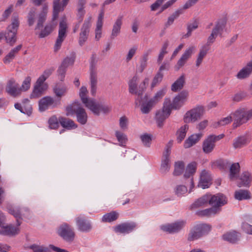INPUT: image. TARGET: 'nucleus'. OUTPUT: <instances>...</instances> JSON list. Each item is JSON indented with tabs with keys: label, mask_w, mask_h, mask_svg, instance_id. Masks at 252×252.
<instances>
[{
	"label": "nucleus",
	"mask_w": 252,
	"mask_h": 252,
	"mask_svg": "<svg viewBox=\"0 0 252 252\" xmlns=\"http://www.w3.org/2000/svg\"><path fill=\"white\" fill-rule=\"evenodd\" d=\"M226 197L222 193H218L211 196L209 204L212 207L202 210L197 211L196 215L199 217H209L219 213L221 209V207L227 204Z\"/></svg>",
	"instance_id": "nucleus-1"
},
{
	"label": "nucleus",
	"mask_w": 252,
	"mask_h": 252,
	"mask_svg": "<svg viewBox=\"0 0 252 252\" xmlns=\"http://www.w3.org/2000/svg\"><path fill=\"white\" fill-rule=\"evenodd\" d=\"M166 92V87L158 91L155 95L149 99L147 94H145L143 98H141V106L140 110L143 114H148L154 107L164 96Z\"/></svg>",
	"instance_id": "nucleus-2"
},
{
	"label": "nucleus",
	"mask_w": 252,
	"mask_h": 252,
	"mask_svg": "<svg viewBox=\"0 0 252 252\" xmlns=\"http://www.w3.org/2000/svg\"><path fill=\"white\" fill-rule=\"evenodd\" d=\"M66 115L76 114L77 121L81 125H85L88 121V115L85 110L81 106L79 102H74L67 106L65 108Z\"/></svg>",
	"instance_id": "nucleus-3"
},
{
	"label": "nucleus",
	"mask_w": 252,
	"mask_h": 252,
	"mask_svg": "<svg viewBox=\"0 0 252 252\" xmlns=\"http://www.w3.org/2000/svg\"><path fill=\"white\" fill-rule=\"evenodd\" d=\"M233 117L234 128L246 124L252 119V109L248 110L246 108H239L231 114Z\"/></svg>",
	"instance_id": "nucleus-4"
},
{
	"label": "nucleus",
	"mask_w": 252,
	"mask_h": 252,
	"mask_svg": "<svg viewBox=\"0 0 252 252\" xmlns=\"http://www.w3.org/2000/svg\"><path fill=\"white\" fill-rule=\"evenodd\" d=\"M19 26L18 16H15L12 19L10 25L7 27V32L4 35L7 43L13 46L17 40L16 34Z\"/></svg>",
	"instance_id": "nucleus-5"
},
{
	"label": "nucleus",
	"mask_w": 252,
	"mask_h": 252,
	"mask_svg": "<svg viewBox=\"0 0 252 252\" xmlns=\"http://www.w3.org/2000/svg\"><path fill=\"white\" fill-rule=\"evenodd\" d=\"M58 234L65 242L72 243L75 237L73 227L67 223L61 224L57 230Z\"/></svg>",
	"instance_id": "nucleus-6"
},
{
	"label": "nucleus",
	"mask_w": 252,
	"mask_h": 252,
	"mask_svg": "<svg viewBox=\"0 0 252 252\" xmlns=\"http://www.w3.org/2000/svg\"><path fill=\"white\" fill-rule=\"evenodd\" d=\"M210 230V226L206 224H199L193 226L188 235V240L192 241L197 240L203 235L208 233Z\"/></svg>",
	"instance_id": "nucleus-7"
},
{
	"label": "nucleus",
	"mask_w": 252,
	"mask_h": 252,
	"mask_svg": "<svg viewBox=\"0 0 252 252\" xmlns=\"http://www.w3.org/2000/svg\"><path fill=\"white\" fill-rule=\"evenodd\" d=\"M188 95V91H183L174 97L172 103L169 98H165L164 103H169L171 112L172 109H179L186 101Z\"/></svg>",
	"instance_id": "nucleus-8"
},
{
	"label": "nucleus",
	"mask_w": 252,
	"mask_h": 252,
	"mask_svg": "<svg viewBox=\"0 0 252 252\" xmlns=\"http://www.w3.org/2000/svg\"><path fill=\"white\" fill-rule=\"evenodd\" d=\"M204 113V107L198 106L186 112L184 117V121L185 123H194L200 119Z\"/></svg>",
	"instance_id": "nucleus-9"
},
{
	"label": "nucleus",
	"mask_w": 252,
	"mask_h": 252,
	"mask_svg": "<svg viewBox=\"0 0 252 252\" xmlns=\"http://www.w3.org/2000/svg\"><path fill=\"white\" fill-rule=\"evenodd\" d=\"M173 141L170 140L166 145L165 150L163 153L160 171L162 173L165 174L169 171L170 165L169 163V156L171 154V148L173 146Z\"/></svg>",
	"instance_id": "nucleus-10"
},
{
	"label": "nucleus",
	"mask_w": 252,
	"mask_h": 252,
	"mask_svg": "<svg viewBox=\"0 0 252 252\" xmlns=\"http://www.w3.org/2000/svg\"><path fill=\"white\" fill-rule=\"evenodd\" d=\"M85 105L96 116H99L100 112L106 114L110 111V109L108 106L101 103L96 102L94 99H90Z\"/></svg>",
	"instance_id": "nucleus-11"
},
{
	"label": "nucleus",
	"mask_w": 252,
	"mask_h": 252,
	"mask_svg": "<svg viewBox=\"0 0 252 252\" xmlns=\"http://www.w3.org/2000/svg\"><path fill=\"white\" fill-rule=\"evenodd\" d=\"M224 137V134H220L219 135H210L207 138L204 140L202 144L203 151L205 154H209L211 153L215 147L216 141L222 139Z\"/></svg>",
	"instance_id": "nucleus-12"
},
{
	"label": "nucleus",
	"mask_w": 252,
	"mask_h": 252,
	"mask_svg": "<svg viewBox=\"0 0 252 252\" xmlns=\"http://www.w3.org/2000/svg\"><path fill=\"white\" fill-rule=\"evenodd\" d=\"M67 28L65 19H63L59 24V34L54 46V51L57 52L61 48L62 42L66 37Z\"/></svg>",
	"instance_id": "nucleus-13"
},
{
	"label": "nucleus",
	"mask_w": 252,
	"mask_h": 252,
	"mask_svg": "<svg viewBox=\"0 0 252 252\" xmlns=\"http://www.w3.org/2000/svg\"><path fill=\"white\" fill-rule=\"evenodd\" d=\"M91 20L92 17H88L84 21L81 28V32L79 34V38L78 40L79 44L81 46H82L84 44L88 39L90 32V29L92 25Z\"/></svg>",
	"instance_id": "nucleus-14"
},
{
	"label": "nucleus",
	"mask_w": 252,
	"mask_h": 252,
	"mask_svg": "<svg viewBox=\"0 0 252 252\" xmlns=\"http://www.w3.org/2000/svg\"><path fill=\"white\" fill-rule=\"evenodd\" d=\"M171 112L169 103H163L162 110H158L156 114L155 119L158 127L163 126L164 121L169 117Z\"/></svg>",
	"instance_id": "nucleus-15"
},
{
	"label": "nucleus",
	"mask_w": 252,
	"mask_h": 252,
	"mask_svg": "<svg viewBox=\"0 0 252 252\" xmlns=\"http://www.w3.org/2000/svg\"><path fill=\"white\" fill-rule=\"evenodd\" d=\"M61 104L60 100H55L51 96H45L39 101V110L43 112L47 110L50 106L57 107Z\"/></svg>",
	"instance_id": "nucleus-16"
},
{
	"label": "nucleus",
	"mask_w": 252,
	"mask_h": 252,
	"mask_svg": "<svg viewBox=\"0 0 252 252\" xmlns=\"http://www.w3.org/2000/svg\"><path fill=\"white\" fill-rule=\"evenodd\" d=\"M186 221L185 220H179L174 223L162 225L161 229L169 233H178L185 226Z\"/></svg>",
	"instance_id": "nucleus-17"
},
{
	"label": "nucleus",
	"mask_w": 252,
	"mask_h": 252,
	"mask_svg": "<svg viewBox=\"0 0 252 252\" xmlns=\"http://www.w3.org/2000/svg\"><path fill=\"white\" fill-rule=\"evenodd\" d=\"M197 163L195 162H192L189 163L186 167L185 173L184 175V178L187 180H189L190 184V189L189 192L194 188V183L192 176L195 173L196 170Z\"/></svg>",
	"instance_id": "nucleus-18"
},
{
	"label": "nucleus",
	"mask_w": 252,
	"mask_h": 252,
	"mask_svg": "<svg viewBox=\"0 0 252 252\" xmlns=\"http://www.w3.org/2000/svg\"><path fill=\"white\" fill-rule=\"evenodd\" d=\"M137 226L134 222H124L115 226L114 230L116 233H129L132 232Z\"/></svg>",
	"instance_id": "nucleus-19"
},
{
	"label": "nucleus",
	"mask_w": 252,
	"mask_h": 252,
	"mask_svg": "<svg viewBox=\"0 0 252 252\" xmlns=\"http://www.w3.org/2000/svg\"><path fill=\"white\" fill-rule=\"evenodd\" d=\"M78 229L81 232H89L92 228L90 222L84 217H78L76 219Z\"/></svg>",
	"instance_id": "nucleus-20"
},
{
	"label": "nucleus",
	"mask_w": 252,
	"mask_h": 252,
	"mask_svg": "<svg viewBox=\"0 0 252 252\" xmlns=\"http://www.w3.org/2000/svg\"><path fill=\"white\" fill-rule=\"evenodd\" d=\"M48 11V5L46 4L42 6V11L38 14L37 22L35 27V31H40L43 27V24L47 18V14Z\"/></svg>",
	"instance_id": "nucleus-21"
},
{
	"label": "nucleus",
	"mask_w": 252,
	"mask_h": 252,
	"mask_svg": "<svg viewBox=\"0 0 252 252\" xmlns=\"http://www.w3.org/2000/svg\"><path fill=\"white\" fill-rule=\"evenodd\" d=\"M5 90L9 94L14 97L18 96L21 93V89L19 88V85L13 79L8 81Z\"/></svg>",
	"instance_id": "nucleus-22"
},
{
	"label": "nucleus",
	"mask_w": 252,
	"mask_h": 252,
	"mask_svg": "<svg viewBox=\"0 0 252 252\" xmlns=\"http://www.w3.org/2000/svg\"><path fill=\"white\" fill-rule=\"evenodd\" d=\"M149 79L148 78H145L144 80L140 83L138 89H136V93L135 94L137 95L138 96L135 99V104L136 105L141 106V98H143V93L146 89V86L148 84Z\"/></svg>",
	"instance_id": "nucleus-23"
},
{
	"label": "nucleus",
	"mask_w": 252,
	"mask_h": 252,
	"mask_svg": "<svg viewBox=\"0 0 252 252\" xmlns=\"http://www.w3.org/2000/svg\"><path fill=\"white\" fill-rule=\"evenodd\" d=\"M211 180L210 174L204 170L201 174L200 180L198 186L203 189L208 188L212 184Z\"/></svg>",
	"instance_id": "nucleus-24"
},
{
	"label": "nucleus",
	"mask_w": 252,
	"mask_h": 252,
	"mask_svg": "<svg viewBox=\"0 0 252 252\" xmlns=\"http://www.w3.org/2000/svg\"><path fill=\"white\" fill-rule=\"evenodd\" d=\"M2 229L0 230V234L10 236H15L19 233L20 229L18 227H15L12 224L5 225L1 227Z\"/></svg>",
	"instance_id": "nucleus-25"
},
{
	"label": "nucleus",
	"mask_w": 252,
	"mask_h": 252,
	"mask_svg": "<svg viewBox=\"0 0 252 252\" xmlns=\"http://www.w3.org/2000/svg\"><path fill=\"white\" fill-rule=\"evenodd\" d=\"M104 14V9L102 8L100 10V13L98 15L96 27L95 29V38L97 40H98L101 37V29L103 25V19Z\"/></svg>",
	"instance_id": "nucleus-26"
},
{
	"label": "nucleus",
	"mask_w": 252,
	"mask_h": 252,
	"mask_svg": "<svg viewBox=\"0 0 252 252\" xmlns=\"http://www.w3.org/2000/svg\"><path fill=\"white\" fill-rule=\"evenodd\" d=\"M91 93L94 95L96 92L97 77L96 69L90 70Z\"/></svg>",
	"instance_id": "nucleus-27"
},
{
	"label": "nucleus",
	"mask_w": 252,
	"mask_h": 252,
	"mask_svg": "<svg viewBox=\"0 0 252 252\" xmlns=\"http://www.w3.org/2000/svg\"><path fill=\"white\" fill-rule=\"evenodd\" d=\"M252 73V65L249 62L237 74L236 77L239 79H244L248 78Z\"/></svg>",
	"instance_id": "nucleus-28"
},
{
	"label": "nucleus",
	"mask_w": 252,
	"mask_h": 252,
	"mask_svg": "<svg viewBox=\"0 0 252 252\" xmlns=\"http://www.w3.org/2000/svg\"><path fill=\"white\" fill-rule=\"evenodd\" d=\"M241 236V234L236 231H232L227 232L223 235L222 238L224 240L231 243H236Z\"/></svg>",
	"instance_id": "nucleus-29"
},
{
	"label": "nucleus",
	"mask_w": 252,
	"mask_h": 252,
	"mask_svg": "<svg viewBox=\"0 0 252 252\" xmlns=\"http://www.w3.org/2000/svg\"><path fill=\"white\" fill-rule=\"evenodd\" d=\"M202 136L201 133L192 134L185 140L184 144V148L187 149L192 147L199 141Z\"/></svg>",
	"instance_id": "nucleus-30"
},
{
	"label": "nucleus",
	"mask_w": 252,
	"mask_h": 252,
	"mask_svg": "<svg viewBox=\"0 0 252 252\" xmlns=\"http://www.w3.org/2000/svg\"><path fill=\"white\" fill-rule=\"evenodd\" d=\"M59 121L62 126L67 129H75L77 127V125L74 122L69 118L60 117Z\"/></svg>",
	"instance_id": "nucleus-31"
},
{
	"label": "nucleus",
	"mask_w": 252,
	"mask_h": 252,
	"mask_svg": "<svg viewBox=\"0 0 252 252\" xmlns=\"http://www.w3.org/2000/svg\"><path fill=\"white\" fill-rule=\"evenodd\" d=\"M210 195H205L199 198L190 206V209L193 210L197 209L204 206L208 202L209 203V200L210 199Z\"/></svg>",
	"instance_id": "nucleus-32"
},
{
	"label": "nucleus",
	"mask_w": 252,
	"mask_h": 252,
	"mask_svg": "<svg viewBox=\"0 0 252 252\" xmlns=\"http://www.w3.org/2000/svg\"><path fill=\"white\" fill-rule=\"evenodd\" d=\"M122 23V17H118L113 26V28L110 35L111 39H114L120 33Z\"/></svg>",
	"instance_id": "nucleus-33"
},
{
	"label": "nucleus",
	"mask_w": 252,
	"mask_h": 252,
	"mask_svg": "<svg viewBox=\"0 0 252 252\" xmlns=\"http://www.w3.org/2000/svg\"><path fill=\"white\" fill-rule=\"evenodd\" d=\"M22 45L20 44L12 49L8 54L3 59L4 63H9L16 57V55L21 50Z\"/></svg>",
	"instance_id": "nucleus-34"
},
{
	"label": "nucleus",
	"mask_w": 252,
	"mask_h": 252,
	"mask_svg": "<svg viewBox=\"0 0 252 252\" xmlns=\"http://www.w3.org/2000/svg\"><path fill=\"white\" fill-rule=\"evenodd\" d=\"M240 182L238 184L239 187H249L252 181V176L251 174L248 172H243L240 177Z\"/></svg>",
	"instance_id": "nucleus-35"
},
{
	"label": "nucleus",
	"mask_w": 252,
	"mask_h": 252,
	"mask_svg": "<svg viewBox=\"0 0 252 252\" xmlns=\"http://www.w3.org/2000/svg\"><path fill=\"white\" fill-rule=\"evenodd\" d=\"M57 26V23H48L41 29L40 32L38 33V37L40 38H44L49 35Z\"/></svg>",
	"instance_id": "nucleus-36"
},
{
	"label": "nucleus",
	"mask_w": 252,
	"mask_h": 252,
	"mask_svg": "<svg viewBox=\"0 0 252 252\" xmlns=\"http://www.w3.org/2000/svg\"><path fill=\"white\" fill-rule=\"evenodd\" d=\"M8 211L9 214L13 215L16 219L17 226H20L21 224V221L20 220H22L21 208L18 207H9Z\"/></svg>",
	"instance_id": "nucleus-37"
},
{
	"label": "nucleus",
	"mask_w": 252,
	"mask_h": 252,
	"mask_svg": "<svg viewBox=\"0 0 252 252\" xmlns=\"http://www.w3.org/2000/svg\"><path fill=\"white\" fill-rule=\"evenodd\" d=\"M86 4L85 0H79L77 5V19L79 23L83 21L86 11L84 10V5Z\"/></svg>",
	"instance_id": "nucleus-38"
},
{
	"label": "nucleus",
	"mask_w": 252,
	"mask_h": 252,
	"mask_svg": "<svg viewBox=\"0 0 252 252\" xmlns=\"http://www.w3.org/2000/svg\"><path fill=\"white\" fill-rule=\"evenodd\" d=\"M185 84V77L183 74L171 85V89L172 92H177L183 89Z\"/></svg>",
	"instance_id": "nucleus-39"
},
{
	"label": "nucleus",
	"mask_w": 252,
	"mask_h": 252,
	"mask_svg": "<svg viewBox=\"0 0 252 252\" xmlns=\"http://www.w3.org/2000/svg\"><path fill=\"white\" fill-rule=\"evenodd\" d=\"M229 168V178L233 180L237 177L240 171V166L238 162L230 163Z\"/></svg>",
	"instance_id": "nucleus-40"
},
{
	"label": "nucleus",
	"mask_w": 252,
	"mask_h": 252,
	"mask_svg": "<svg viewBox=\"0 0 252 252\" xmlns=\"http://www.w3.org/2000/svg\"><path fill=\"white\" fill-rule=\"evenodd\" d=\"M234 197L237 200H242L250 199L251 195L249 190L239 189L235 191Z\"/></svg>",
	"instance_id": "nucleus-41"
},
{
	"label": "nucleus",
	"mask_w": 252,
	"mask_h": 252,
	"mask_svg": "<svg viewBox=\"0 0 252 252\" xmlns=\"http://www.w3.org/2000/svg\"><path fill=\"white\" fill-rule=\"evenodd\" d=\"M46 89L45 86L34 85L32 93L30 95L31 98H37L40 96L43 92Z\"/></svg>",
	"instance_id": "nucleus-42"
},
{
	"label": "nucleus",
	"mask_w": 252,
	"mask_h": 252,
	"mask_svg": "<svg viewBox=\"0 0 252 252\" xmlns=\"http://www.w3.org/2000/svg\"><path fill=\"white\" fill-rule=\"evenodd\" d=\"M189 129V126L187 124L182 126L177 131V140L180 143L185 138Z\"/></svg>",
	"instance_id": "nucleus-43"
},
{
	"label": "nucleus",
	"mask_w": 252,
	"mask_h": 252,
	"mask_svg": "<svg viewBox=\"0 0 252 252\" xmlns=\"http://www.w3.org/2000/svg\"><path fill=\"white\" fill-rule=\"evenodd\" d=\"M213 164L220 170H224L230 165V162L226 159H220L214 162Z\"/></svg>",
	"instance_id": "nucleus-44"
},
{
	"label": "nucleus",
	"mask_w": 252,
	"mask_h": 252,
	"mask_svg": "<svg viewBox=\"0 0 252 252\" xmlns=\"http://www.w3.org/2000/svg\"><path fill=\"white\" fill-rule=\"evenodd\" d=\"M138 80L137 76H134L128 82V91L131 94H134L136 93V89L137 87V82Z\"/></svg>",
	"instance_id": "nucleus-45"
},
{
	"label": "nucleus",
	"mask_w": 252,
	"mask_h": 252,
	"mask_svg": "<svg viewBox=\"0 0 252 252\" xmlns=\"http://www.w3.org/2000/svg\"><path fill=\"white\" fill-rule=\"evenodd\" d=\"M119 214L115 211L105 214L102 218L103 222H112L118 219Z\"/></svg>",
	"instance_id": "nucleus-46"
},
{
	"label": "nucleus",
	"mask_w": 252,
	"mask_h": 252,
	"mask_svg": "<svg viewBox=\"0 0 252 252\" xmlns=\"http://www.w3.org/2000/svg\"><path fill=\"white\" fill-rule=\"evenodd\" d=\"M184 12L183 9L180 8L175 11L171 16H170L167 20V22L165 23V26L168 27L172 25L175 19L177 18L181 14Z\"/></svg>",
	"instance_id": "nucleus-47"
},
{
	"label": "nucleus",
	"mask_w": 252,
	"mask_h": 252,
	"mask_svg": "<svg viewBox=\"0 0 252 252\" xmlns=\"http://www.w3.org/2000/svg\"><path fill=\"white\" fill-rule=\"evenodd\" d=\"M76 58V53L72 52L70 55V57H66L62 62V65L67 68L69 65H72L74 64Z\"/></svg>",
	"instance_id": "nucleus-48"
},
{
	"label": "nucleus",
	"mask_w": 252,
	"mask_h": 252,
	"mask_svg": "<svg viewBox=\"0 0 252 252\" xmlns=\"http://www.w3.org/2000/svg\"><path fill=\"white\" fill-rule=\"evenodd\" d=\"M199 22L197 19H194L192 23L188 24L187 26V33L183 37L187 38L191 35L192 32L198 28Z\"/></svg>",
	"instance_id": "nucleus-49"
},
{
	"label": "nucleus",
	"mask_w": 252,
	"mask_h": 252,
	"mask_svg": "<svg viewBox=\"0 0 252 252\" xmlns=\"http://www.w3.org/2000/svg\"><path fill=\"white\" fill-rule=\"evenodd\" d=\"M36 10L34 8L30 9L27 15V22L29 27L33 26L35 19Z\"/></svg>",
	"instance_id": "nucleus-50"
},
{
	"label": "nucleus",
	"mask_w": 252,
	"mask_h": 252,
	"mask_svg": "<svg viewBox=\"0 0 252 252\" xmlns=\"http://www.w3.org/2000/svg\"><path fill=\"white\" fill-rule=\"evenodd\" d=\"M225 26V23L224 21H218L212 32L217 35L219 34H221Z\"/></svg>",
	"instance_id": "nucleus-51"
},
{
	"label": "nucleus",
	"mask_w": 252,
	"mask_h": 252,
	"mask_svg": "<svg viewBox=\"0 0 252 252\" xmlns=\"http://www.w3.org/2000/svg\"><path fill=\"white\" fill-rule=\"evenodd\" d=\"M168 45L169 42L167 40L165 41L163 43L157 60V62L158 64H160L161 63L164 55L167 53L166 50Z\"/></svg>",
	"instance_id": "nucleus-52"
},
{
	"label": "nucleus",
	"mask_w": 252,
	"mask_h": 252,
	"mask_svg": "<svg viewBox=\"0 0 252 252\" xmlns=\"http://www.w3.org/2000/svg\"><path fill=\"white\" fill-rule=\"evenodd\" d=\"M175 169L173 172L174 176H179L182 174L184 170V163L183 161H179L175 163Z\"/></svg>",
	"instance_id": "nucleus-53"
},
{
	"label": "nucleus",
	"mask_w": 252,
	"mask_h": 252,
	"mask_svg": "<svg viewBox=\"0 0 252 252\" xmlns=\"http://www.w3.org/2000/svg\"><path fill=\"white\" fill-rule=\"evenodd\" d=\"M152 137V134L146 133L141 135L140 138L143 145L146 147H149L151 144Z\"/></svg>",
	"instance_id": "nucleus-54"
},
{
	"label": "nucleus",
	"mask_w": 252,
	"mask_h": 252,
	"mask_svg": "<svg viewBox=\"0 0 252 252\" xmlns=\"http://www.w3.org/2000/svg\"><path fill=\"white\" fill-rule=\"evenodd\" d=\"M48 124L50 128L57 129L60 124L59 119L56 115L52 116L48 120Z\"/></svg>",
	"instance_id": "nucleus-55"
},
{
	"label": "nucleus",
	"mask_w": 252,
	"mask_h": 252,
	"mask_svg": "<svg viewBox=\"0 0 252 252\" xmlns=\"http://www.w3.org/2000/svg\"><path fill=\"white\" fill-rule=\"evenodd\" d=\"M23 107L24 114H27L28 116L32 114V108L28 99H25L23 101Z\"/></svg>",
	"instance_id": "nucleus-56"
},
{
	"label": "nucleus",
	"mask_w": 252,
	"mask_h": 252,
	"mask_svg": "<svg viewBox=\"0 0 252 252\" xmlns=\"http://www.w3.org/2000/svg\"><path fill=\"white\" fill-rule=\"evenodd\" d=\"M163 74L162 73L157 72L154 76L151 85V89H153L155 87L158 85L162 80Z\"/></svg>",
	"instance_id": "nucleus-57"
},
{
	"label": "nucleus",
	"mask_w": 252,
	"mask_h": 252,
	"mask_svg": "<svg viewBox=\"0 0 252 252\" xmlns=\"http://www.w3.org/2000/svg\"><path fill=\"white\" fill-rule=\"evenodd\" d=\"M247 143V139L244 137H240L235 140L233 143V147L235 149L240 148Z\"/></svg>",
	"instance_id": "nucleus-58"
},
{
	"label": "nucleus",
	"mask_w": 252,
	"mask_h": 252,
	"mask_svg": "<svg viewBox=\"0 0 252 252\" xmlns=\"http://www.w3.org/2000/svg\"><path fill=\"white\" fill-rule=\"evenodd\" d=\"M88 92L87 88L84 86H82L80 90L79 95L82 102L84 104L90 100L87 96Z\"/></svg>",
	"instance_id": "nucleus-59"
},
{
	"label": "nucleus",
	"mask_w": 252,
	"mask_h": 252,
	"mask_svg": "<svg viewBox=\"0 0 252 252\" xmlns=\"http://www.w3.org/2000/svg\"><path fill=\"white\" fill-rule=\"evenodd\" d=\"M187 188L184 185H178L174 189L175 193L178 196H181L187 193Z\"/></svg>",
	"instance_id": "nucleus-60"
},
{
	"label": "nucleus",
	"mask_w": 252,
	"mask_h": 252,
	"mask_svg": "<svg viewBox=\"0 0 252 252\" xmlns=\"http://www.w3.org/2000/svg\"><path fill=\"white\" fill-rule=\"evenodd\" d=\"M67 91V89L65 87H56L54 88V92L56 95L59 97L65 95Z\"/></svg>",
	"instance_id": "nucleus-61"
},
{
	"label": "nucleus",
	"mask_w": 252,
	"mask_h": 252,
	"mask_svg": "<svg viewBox=\"0 0 252 252\" xmlns=\"http://www.w3.org/2000/svg\"><path fill=\"white\" fill-rule=\"evenodd\" d=\"M30 248L34 252H49L48 248L43 246H38L33 244L30 246Z\"/></svg>",
	"instance_id": "nucleus-62"
},
{
	"label": "nucleus",
	"mask_w": 252,
	"mask_h": 252,
	"mask_svg": "<svg viewBox=\"0 0 252 252\" xmlns=\"http://www.w3.org/2000/svg\"><path fill=\"white\" fill-rule=\"evenodd\" d=\"M66 69V67H65L64 66L61 64L57 70L58 78L61 81H63L64 80Z\"/></svg>",
	"instance_id": "nucleus-63"
},
{
	"label": "nucleus",
	"mask_w": 252,
	"mask_h": 252,
	"mask_svg": "<svg viewBox=\"0 0 252 252\" xmlns=\"http://www.w3.org/2000/svg\"><path fill=\"white\" fill-rule=\"evenodd\" d=\"M241 228L243 231L247 234L252 235V225L247 222L242 223Z\"/></svg>",
	"instance_id": "nucleus-64"
}]
</instances>
